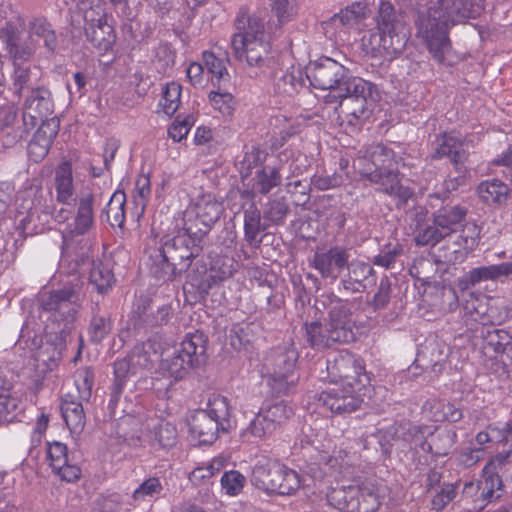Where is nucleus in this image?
Here are the masks:
<instances>
[{"label":"nucleus","instance_id":"1","mask_svg":"<svg viewBox=\"0 0 512 512\" xmlns=\"http://www.w3.org/2000/svg\"><path fill=\"white\" fill-rule=\"evenodd\" d=\"M82 289L83 282L74 279L38 296L39 307L52 313L51 324L46 326V342L39 354L43 362L49 363V367L57 365L72 340V332L82 308Z\"/></svg>","mask_w":512,"mask_h":512},{"label":"nucleus","instance_id":"2","mask_svg":"<svg viewBox=\"0 0 512 512\" xmlns=\"http://www.w3.org/2000/svg\"><path fill=\"white\" fill-rule=\"evenodd\" d=\"M483 10V0H431L426 9L417 12L416 36L433 58L443 63L451 51L450 27L479 17Z\"/></svg>","mask_w":512,"mask_h":512},{"label":"nucleus","instance_id":"3","mask_svg":"<svg viewBox=\"0 0 512 512\" xmlns=\"http://www.w3.org/2000/svg\"><path fill=\"white\" fill-rule=\"evenodd\" d=\"M399 160L395 152L382 144H372L358 150L353 167L362 179L379 186L378 190L405 205L414 196V190L402 184Z\"/></svg>","mask_w":512,"mask_h":512},{"label":"nucleus","instance_id":"4","mask_svg":"<svg viewBox=\"0 0 512 512\" xmlns=\"http://www.w3.org/2000/svg\"><path fill=\"white\" fill-rule=\"evenodd\" d=\"M342 455L338 473L352 484L331 488L326 495L329 505L340 512H376L381 503L375 486L360 482L352 457L344 450Z\"/></svg>","mask_w":512,"mask_h":512},{"label":"nucleus","instance_id":"5","mask_svg":"<svg viewBox=\"0 0 512 512\" xmlns=\"http://www.w3.org/2000/svg\"><path fill=\"white\" fill-rule=\"evenodd\" d=\"M27 37L12 22H6L0 28V40L5 48H11L14 58H32L42 40L50 55L55 54L58 40L51 23L45 17L32 18L27 26Z\"/></svg>","mask_w":512,"mask_h":512},{"label":"nucleus","instance_id":"6","mask_svg":"<svg viewBox=\"0 0 512 512\" xmlns=\"http://www.w3.org/2000/svg\"><path fill=\"white\" fill-rule=\"evenodd\" d=\"M189 432L199 444L216 441L220 432L228 433L233 427L228 399L221 395L209 399L207 408L195 411L188 420Z\"/></svg>","mask_w":512,"mask_h":512},{"label":"nucleus","instance_id":"7","mask_svg":"<svg viewBox=\"0 0 512 512\" xmlns=\"http://www.w3.org/2000/svg\"><path fill=\"white\" fill-rule=\"evenodd\" d=\"M319 312L326 311L324 319L328 327L327 337L320 339L322 343L335 342L336 344L351 343L356 338V326L352 318V312L348 301H345L333 293L322 294L315 302Z\"/></svg>","mask_w":512,"mask_h":512},{"label":"nucleus","instance_id":"8","mask_svg":"<svg viewBox=\"0 0 512 512\" xmlns=\"http://www.w3.org/2000/svg\"><path fill=\"white\" fill-rule=\"evenodd\" d=\"M250 481L256 488L267 493L293 495L301 487L300 475L275 460L257 463L251 474Z\"/></svg>","mask_w":512,"mask_h":512},{"label":"nucleus","instance_id":"9","mask_svg":"<svg viewBox=\"0 0 512 512\" xmlns=\"http://www.w3.org/2000/svg\"><path fill=\"white\" fill-rule=\"evenodd\" d=\"M207 336L198 330L188 333L181 342V348L165 359L162 368L176 381L184 379L191 369L206 360Z\"/></svg>","mask_w":512,"mask_h":512},{"label":"nucleus","instance_id":"10","mask_svg":"<svg viewBox=\"0 0 512 512\" xmlns=\"http://www.w3.org/2000/svg\"><path fill=\"white\" fill-rule=\"evenodd\" d=\"M298 352L294 348H276L268 353L264 367L268 377V385L272 392L279 396L287 394L298 378L294 370Z\"/></svg>","mask_w":512,"mask_h":512},{"label":"nucleus","instance_id":"11","mask_svg":"<svg viewBox=\"0 0 512 512\" xmlns=\"http://www.w3.org/2000/svg\"><path fill=\"white\" fill-rule=\"evenodd\" d=\"M84 34L89 42L99 52L112 49L116 41L114 28L108 24L107 15L102 5L90 6L83 12Z\"/></svg>","mask_w":512,"mask_h":512},{"label":"nucleus","instance_id":"12","mask_svg":"<svg viewBox=\"0 0 512 512\" xmlns=\"http://www.w3.org/2000/svg\"><path fill=\"white\" fill-rule=\"evenodd\" d=\"M202 238L184 230L157 249V255L171 260L178 267L179 273L185 272L190 267L192 259L199 255V242Z\"/></svg>","mask_w":512,"mask_h":512},{"label":"nucleus","instance_id":"13","mask_svg":"<svg viewBox=\"0 0 512 512\" xmlns=\"http://www.w3.org/2000/svg\"><path fill=\"white\" fill-rule=\"evenodd\" d=\"M329 375L342 385L363 389L370 379L365 371L363 361L348 351H341L332 361H328Z\"/></svg>","mask_w":512,"mask_h":512},{"label":"nucleus","instance_id":"14","mask_svg":"<svg viewBox=\"0 0 512 512\" xmlns=\"http://www.w3.org/2000/svg\"><path fill=\"white\" fill-rule=\"evenodd\" d=\"M194 217L185 219L184 230L196 237H204L223 213L222 204L211 194L199 197L194 206Z\"/></svg>","mask_w":512,"mask_h":512},{"label":"nucleus","instance_id":"15","mask_svg":"<svg viewBox=\"0 0 512 512\" xmlns=\"http://www.w3.org/2000/svg\"><path fill=\"white\" fill-rule=\"evenodd\" d=\"M377 97L378 94H373L370 97H344L339 101V124L349 129V132L359 130L370 118Z\"/></svg>","mask_w":512,"mask_h":512},{"label":"nucleus","instance_id":"16","mask_svg":"<svg viewBox=\"0 0 512 512\" xmlns=\"http://www.w3.org/2000/svg\"><path fill=\"white\" fill-rule=\"evenodd\" d=\"M348 73V70L337 61L324 57L306 69V77L317 89H329L333 93Z\"/></svg>","mask_w":512,"mask_h":512},{"label":"nucleus","instance_id":"17","mask_svg":"<svg viewBox=\"0 0 512 512\" xmlns=\"http://www.w3.org/2000/svg\"><path fill=\"white\" fill-rule=\"evenodd\" d=\"M362 389L349 386H335L320 393L317 399L319 407L332 413H351L358 409L362 403L360 391Z\"/></svg>","mask_w":512,"mask_h":512},{"label":"nucleus","instance_id":"18","mask_svg":"<svg viewBox=\"0 0 512 512\" xmlns=\"http://www.w3.org/2000/svg\"><path fill=\"white\" fill-rule=\"evenodd\" d=\"M469 155V143L465 139L451 133H444L436 140L432 158H447L456 172L467 173L466 163Z\"/></svg>","mask_w":512,"mask_h":512},{"label":"nucleus","instance_id":"19","mask_svg":"<svg viewBox=\"0 0 512 512\" xmlns=\"http://www.w3.org/2000/svg\"><path fill=\"white\" fill-rule=\"evenodd\" d=\"M349 259V248L334 245L327 250H317L311 264L322 278L335 281L343 270L349 269Z\"/></svg>","mask_w":512,"mask_h":512},{"label":"nucleus","instance_id":"20","mask_svg":"<svg viewBox=\"0 0 512 512\" xmlns=\"http://www.w3.org/2000/svg\"><path fill=\"white\" fill-rule=\"evenodd\" d=\"M234 25L238 30L231 38V47L234 55H240L245 41L269 39L265 31V19L256 14L249 15L245 9H240Z\"/></svg>","mask_w":512,"mask_h":512},{"label":"nucleus","instance_id":"21","mask_svg":"<svg viewBox=\"0 0 512 512\" xmlns=\"http://www.w3.org/2000/svg\"><path fill=\"white\" fill-rule=\"evenodd\" d=\"M54 104L51 92L43 87L32 88L24 102L23 125L27 131L33 129L40 120L52 117Z\"/></svg>","mask_w":512,"mask_h":512},{"label":"nucleus","instance_id":"22","mask_svg":"<svg viewBox=\"0 0 512 512\" xmlns=\"http://www.w3.org/2000/svg\"><path fill=\"white\" fill-rule=\"evenodd\" d=\"M172 315L170 305H161L155 307L153 301L147 297L140 298L132 312L131 321L134 329L155 328L165 325L169 322Z\"/></svg>","mask_w":512,"mask_h":512},{"label":"nucleus","instance_id":"23","mask_svg":"<svg viewBox=\"0 0 512 512\" xmlns=\"http://www.w3.org/2000/svg\"><path fill=\"white\" fill-rule=\"evenodd\" d=\"M408 434L412 436L415 445L419 442V446L423 451L432 453L436 456H444L449 453L456 442L457 434L454 430L442 429L435 430L430 435L429 440L424 438V434L417 426L408 429Z\"/></svg>","mask_w":512,"mask_h":512},{"label":"nucleus","instance_id":"24","mask_svg":"<svg viewBox=\"0 0 512 512\" xmlns=\"http://www.w3.org/2000/svg\"><path fill=\"white\" fill-rule=\"evenodd\" d=\"M177 429L175 425L160 420H152L142 425L139 430L130 434L132 439L139 441L147 439L151 445L161 448H171L177 442Z\"/></svg>","mask_w":512,"mask_h":512},{"label":"nucleus","instance_id":"25","mask_svg":"<svg viewBox=\"0 0 512 512\" xmlns=\"http://www.w3.org/2000/svg\"><path fill=\"white\" fill-rule=\"evenodd\" d=\"M47 458L53 471L64 481L74 482L81 476L78 465L70 463L67 446L59 441L48 443Z\"/></svg>","mask_w":512,"mask_h":512},{"label":"nucleus","instance_id":"26","mask_svg":"<svg viewBox=\"0 0 512 512\" xmlns=\"http://www.w3.org/2000/svg\"><path fill=\"white\" fill-rule=\"evenodd\" d=\"M512 275V261L471 269L458 280V287L465 291L482 281H498Z\"/></svg>","mask_w":512,"mask_h":512},{"label":"nucleus","instance_id":"27","mask_svg":"<svg viewBox=\"0 0 512 512\" xmlns=\"http://www.w3.org/2000/svg\"><path fill=\"white\" fill-rule=\"evenodd\" d=\"M260 288V296L265 298V304L260 307L259 318L262 325L271 327L284 318V297L269 285L261 284Z\"/></svg>","mask_w":512,"mask_h":512},{"label":"nucleus","instance_id":"28","mask_svg":"<svg viewBox=\"0 0 512 512\" xmlns=\"http://www.w3.org/2000/svg\"><path fill=\"white\" fill-rule=\"evenodd\" d=\"M483 349L499 355L505 364H512V336L503 329L487 328L483 332Z\"/></svg>","mask_w":512,"mask_h":512},{"label":"nucleus","instance_id":"29","mask_svg":"<svg viewBox=\"0 0 512 512\" xmlns=\"http://www.w3.org/2000/svg\"><path fill=\"white\" fill-rule=\"evenodd\" d=\"M135 372L136 369L134 368L128 357L117 360L114 363V382L113 385L111 386L110 399L108 403L110 413L114 417H121V413L124 412V410L120 412L117 411V404L120 400V396L122 394L123 387L126 384L127 378L129 377L130 374H133Z\"/></svg>","mask_w":512,"mask_h":512},{"label":"nucleus","instance_id":"30","mask_svg":"<svg viewBox=\"0 0 512 512\" xmlns=\"http://www.w3.org/2000/svg\"><path fill=\"white\" fill-rule=\"evenodd\" d=\"M84 400L77 399L73 392L63 395L61 403V413L66 425L70 431L79 433L85 426V413L82 402Z\"/></svg>","mask_w":512,"mask_h":512},{"label":"nucleus","instance_id":"31","mask_svg":"<svg viewBox=\"0 0 512 512\" xmlns=\"http://www.w3.org/2000/svg\"><path fill=\"white\" fill-rule=\"evenodd\" d=\"M93 223L94 195L92 193H86L79 198L77 214L68 233L71 237L84 235L91 229Z\"/></svg>","mask_w":512,"mask_h":512},{"label":"nucleus","instance_id":"32","mask_svg":"<svg viewBox=\"0 0 512 512\" xmlns=\"http://www.w3.org/2000/svg\"><path fill=\"white\" fill-rule=\"evenodd\" d=\"M54 186L57 202L72 205L76 201L72 167L69 162L62 163L56 169Z\"/></svg>","mask_w":512,"mask_h":512},{"label":"nucleus","instance_id":"33","mask_svg":"<svg viewBox=\"0 0 512 512\" xmlns=\"http://www.w3.org/2000/svg\"><path fill=\"white\" fill-rule=\"evenodd\" d=\"M240 55H234L236 59L242 61L244 58L251 67L262 68L267 66L270 55L269 39L258 38V40L245 41Z\"/></svg>","mask_w":512,"mask_h":512},{"label":"nucleus","instance_id":"34","mask_svg":"<svg viewBox=\"0 0 512 512\" xmlns=\"http://www.w3.org/2000/svg\"><path fill=\"white\" fill-rule=\"evenodd\" d=\"M467 214L466 208L450 203L441 206L433 212L434 224L441 227L444 234L450 236L457 230V227L465 219Z\"/></svg>","mask_w":512,"mask_h":512},{"label":"nucleus","instance_id":"35","mask_svg":"<svg viewBox=\"0 0 512 512\" xmlns=\"http://www.w3.org/2000/svg\"><path fill=\"white\" fill-rule=\"evenodd\" d=\"M378 94L376 87L369 81L359 77L349 76L348 73L333 93V97L341 101L344 97H370Z\"/></svg>","mask_w":512,"mask_h":512},{"label":"nucleus","instance_id":"36","mask_svg":"<svg viewBox=\"0 0 512 512\" xmlns=\"http://www.w3.org/2000/svg\"><path fill=\"white\" fill-rule=\"evenodd\" d=\"M5 50L14 68L12 74L14 93L20 97L24 89L33 88L32 68L27 64L31 58H14L11 48H5Z\"/></svg>","mask_w":512,"mask_h":512},{"label":"nucleus","instance_id":"37","mask_svg":"<svg viewBox=\"0 0 512 512\" xmlns=\"http://www.w3.org/2000/svg\"><path fill=\"white\" fill-rule=\"evenodd\" d=\"M268 226L265 221H261V212L254 204L244 210V238L250 246L258 248L261 245L262 238L258 236Z\"/></svg>","mask_w":512,"mask_h":512},{"label":"nucleus","instance_id":"38","mask_svg":"<svg viewBox=\"0 0 512 512\" xmlns=\"http://www.w3.org/2000/svg\"><path fill=\"white\" fill-rule=\"evenodd\" d=\"M113 330V321L108 311H101L99 304L92 308V316L88 326V337L93 343H101Z\"/></svg>","mask_w":512,"mask_h":512},{"label":"nucleus","instance_id":"39","mask_svg":"<svg viewBox=\"0 0 512 512\" xmlns=\"http://www.w3.org/2000/svg\"><path fill=\"white\" fill-rule=\"evenodd\" d=\"M377 29L385 33L407 31L402 16L397 14L393 5L386 0H381L379 5Z\"/></svg>","mask_w":512,"mask_h":512},{"label":"nucleus","instance_id":"40","mask_svg":"<svg viewBox=\"0 0 512 512\" xmlns=\"http://www.w3.org/2000/svg\"><path fill=\"white\" fill-rule=\"evenodd\" d=\"M89 281L99 294H105L115 282L114 274L108 264L93 260L89 273Z\"/></svg>","mask_w":512,"mask_h":512},{"label":"nucleus","instance_id":"41","mask_svg":"<svg viewBox=\"0 0 512 512\" xmlns=\"http://www.w3.org/2000/svg\"><path fill=\"white\" fill-rule=\"evenodd\" d=\"M281 181L282 176L279 168L265 166L256 172L252 186L253 193L266 195L274 187L279 186Z\"/></svg>","mask_w":512,"mask_h":512},{"label":"nucleus","instance_id":"42","mask_svg":"<svg viewBox=\"0 0 512 512\" xmlns=\"http://www.w3.org/2000/svg\"><path fill=\"white\" fill-rule=\"evenodd\" d=\"M276 429L260 410L251 420L249 425L240 433L243 442H252L253 439H262L272 434Z\"/></svg>","mask_w":512,"mask_h":512},{"label":"nucleus","instance_id":"43","mask_svg":"<svg viewBox=\"0 0 512 512\" xmlns=\"http://www.w3.org/2000/svg\"><path fill=\"white\" fill-rule=\"evenodd\" d=\"M508 187L500 180L484 181L477 187L479 197L487 204H501L508 198Z\"/></svg>","mask_w":512,"mask_h":512},{"label":"nucleus","instance_id":"44","mask_svg":"<svg viewBox=\"0 0 512 512\" xmlns=\"http://www.w3.org/2000/svg\"><path fill=\"white\" fill-rule=\"evenodd\" d=\"M126 194L122 190L115 191L106 205L107 221L112 227L123 228L125 222Z\"/></svg>","mask_w":512,"mask_h":512},{"label":"nucleus","instance_id":"45","mask_svg":"<svg viewBox=\"0 0 512 512\" xmlns=\"http://www.w3.org/2000/svg\"><path fill=\"white\" fill-rule=\"evenodd\" d=\"M430 405L432 417L436 422L448 421L456 423L463 418V411L454 403L444 400H433Z\"/></svg>","mask_w":512,"mask_h":512},{"label":"nucleus","instance_id":"46","mask_svg":"<svg viewBox=\"0 0 512 512\" xmlns=\"http://www.w3.org/2000/svg\"><path fill=\"white\" fill-rule=\"evenodd\" d=\"M382 53L386 59H392L401 54L408 41L407 31L383 32Z\"/></svg>","mask_w":512,"mask_h":512},{"label":"nucleus","instance_id":"47","mask_svg":"<svg viewBox=\"0 0 512 512\" xmlns=\"http://www.w3.org/2000/svg\"><path fill=\"white\" fill-rule=\"evenodd\" d=\"M156 351L150 342H142L136 344L131 353L127 356L134 368L137 369H151L154 363Z\"/></svg>","mask_w":512,"mask_h":512},{"label":"nucleus","instance_id":"48","mask_svg":"<svg viewBox=\"0 0 512 512\" xmlns=\"http://www.w3.org/2000/svg\"><path fill=\"white\" fill-rule=\"evenodd\" d=\"M12 384L0 376V423L9 422V415L13 413L19 405L18 399L11 395Z\"/></svg>","mask_w":512,"mask_h":512},{"label":"nucleus","instance_id":"49","mask_svg":"<svg viewBox=\"0 0 512 512\" xmlns=\"http://www.w3.org/2000/svg\"><path fill=\"white\" fill-rule=\"evenodd\" d=\"M304 328H305V336H306V341L307 343L310 345V347H312L313 349H316V350H323V349H326V348H330L334 345H336L335 342H329L326 344V343H322V345H320V339L321 338H326L327 337V333H328V327L327 325L320 321H312L310 323H305L304 324Z\"/></svg>","mask_w":512,"mask_h":512},{"label":"nucleus","instance_id":"50","mask_svg":"<svg viewBox=\"0 0 512 512\" xmlns=\"http://www.w3.org/2000/svg\"><path fill=\"white\" fill-rule=\"evenodd\" d=\"M289 212V205L284 198L274 199L265 205L263 219L269 225H282Z\"/></svg>","mask_w":512,"mask_h":512},{"label":"nucleus","instance_id":"51","mask_svg":"<svg viewBox=\"0 0 512 512\" xmlns=\"http://www.w3.org/2000/svg\"><path fill=\"white\" fill-rule=\"evenodd\" d=\"M150 259L153 260L150 272L158 281H171L179 273L178 267L171 260L157 255V250H155V255H150Z\"/></svg>","mask_w":512,"mask_h":512},{"label":"nucleus","instance_id":"52","mask_svg":"<svg viewBox=\"0 0 512 512\" xmlns=\"http://www.w3.org/2000/svg\"><path fill=\"white\" fill-rule=\"evenodd\" d=\"M295 75L294 72L285 71L281 72L280 76L275 77V90L279 94L293 96L298 92V89L303 86L301 72Z\"/></svg>","mask_w":512,"mask_h":512},{"label":"nucleus","instance_id":"53","mask_svg":"<svg viewBox=\"0 0 512 512\" xmlns=\"http://www.w3.org/2000/svg\"><path fill=\"white\" fill-rule=\"evenodd\" d=\"M94 384V372L91 368L85 367L76 373L75 392L77 399L88 402L92 395Z\"/></svg>","mask_w":512,"mask_h":512},{"label":"nucleus","instance_id":"54","mask_svg":"<svg viewBox=\"0 0 512 512\" xmlns=\"http://www.w3.org/2000/svg\"><path fill=\"white\" fill-rule=\"evenodd\" d=\"M364 15V6L360 2H354L351 5L341 9L339 13L334 14L327 23L335 24L339 22L341 26H351L355 24Z\"/></svg>","mask_w":512,"mask_h":512},{"label":"nucleus","instance_id":"55","mask_svg":"<svg viewBox=\"0 0 512 512\" xmlns=\"http://www.w3.org/2000/svg\"><path fill=\"white\" fill-rule=\"evenodd\" d=\"M443 230L438 225L434 224H426L421 227L415 236V243L418 246H435L444 238L448 237L447 234L442 232Z\"/></svg>","mask_w":512,"mask_h":512},{"label":"nucleus","instance_id":"56","mask_svg":"<svg viewBox=\"0 0 512 512\" xmlns=\"http://www.w3.org/2000/svg\"><path fill=\"white\" fill-rule=\"evenodd\" d=\"M261 411L275 429L284 424L293 415V409L283 401L262 408Z\"/></svg>","mask_w":512,"mask_h":512},{"label":"nucleus","instance_id":"57","mask_svg":"<svg viewBox=\"0 0 512 512\" xmlns=\"http://www.w3.org/2000/svg\"><path fill=\"white\" fill-rule=\"evenodd\" d=\"M163 491V486L158 477H149L143 481L132 493L134 502L145 501L147 498L158 496Z\"/></svg>","mask_w":512,"mask_h":512},{"label":"nucleus","instance_id":"58","mask_svg":"<svg viewBox=\"0 0 512 512\" xmlns=\"http://www.w3.org/2000/svg\"><path fill=\"white\" fill-rule=\"evenodd\" d=\"M203 61L204 65L212 74V76L217 80L218 85L221 83H227L230 80L229 73L227 68L224 65V62L217 58L214 53L205 51L203 53Z\"/></svg>","mask_w":512,"mask_h":512},{"label":"nucleus","instance_id":"59","mask_svg":"<svg viewBox=\"0 0 512 512\" xmlns=\"http://www.w3.org/2000/svg\"><path fill=\"white\" fill-rule=\"evenodd\" d=\"M181 90L182 88L178 83L171 82L166 85L160 105L167 115H173L177 111L180 104Z\"/></svg>","mask_w":512,"mask_h":512},{"label":"nucleus","instance_id":"60","mask_svg":"<svg viewBox=\"0 0 512 512\" xmlns=\"http://www.w3.org/2000/svg\"><path fill=\"white\" fill-rule=\"evenodd\" d=\"M209 100L214 109L218 110L224 116H231L235 110V100L231 93L211 91Z\"/></svg>","mask_w":512,"mask_h":512},{"label":"nucleus","instance_id":"61","mask_svg":"<svg viewBox=\"0 0 512 512\" xmlns=\"http://www.w3.org/2000/svg\"><path fill=\"white\" fill-rule=\"evenodd\" d=\"M235 272L234 261L231 258L223 257L215 261L211 268L210 280L213 283L222 282L230 278Z\"/></svg>","mask_w":512,"mask_h":512},{"label":"nucleus","instance_id":"62","mask_svg":"<svg viewBox=\"0 0 512 512\" xmlns=\"http://www.w3.org/2000/svg\"><path fill=\"white\" fill-rule=\"evenodd\" d=\"M392 285L387 277L381 279L377 292L373 295V298L368 301V305L374 310L385 309L391 299Z\"/></svg>","mask_w":512,"mask_h":512},{"label":"nucleus","instance_id":"63","mask_svg":"<svg viewBox=\"0 0 512 512\" xmlns=\"http://www.w3.org/2000/svg\"><path fill=\"white\" fill-rule=\"evenodd\" d=\"M252 333L250 327L235 325L230 331V344L234 349H247L252 342Z\"/></svg>","mask_w":512,"mask_h":512},{"label":"nucleus","instance_id":"64","mask_svg":"<svg viewBox=\"0 0 512 512\" xmlns=\"http://www.w3.org/2000/svg\"><path fill=\"white\" fill-rule=\"evenodd\" d=\"M40 127L37 129L35 136L49 142L52 145L54 139L59 132L60 120L56 116H52L39 121Z\"/></svg>","mask_w":512,"mask_h":512}]
</instances>
